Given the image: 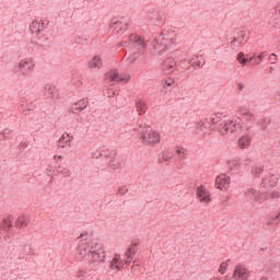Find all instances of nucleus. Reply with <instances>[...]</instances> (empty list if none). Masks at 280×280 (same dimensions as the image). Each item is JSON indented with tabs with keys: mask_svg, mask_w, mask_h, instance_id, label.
<instances>
[{
	"mask_svg": "<svg viewBox=\"0 0 280 280\" xmlns=\"http://www.w3.org/2000/svg\"><path fill=\"white\" fill-rule=\"evenodd\" d=\"M172 160V155L170 153H162V161H165L166 163Z\"/></svg>",
	"mask_w": 280,
	"mask_h": 280,
	"instance_id": "37998d69",
	"label": "nucleus"
},
{
	"mask_svg": "<svg viewBox=\"0 0 280 280\" xmlns=\"http://www.w3.org/2000/svg\"><path fill=\"white\" fill-rule=\"evenodd\" d=\"M229 262H231V259H228L226 261H223V262L220 265L219 272H220L221 275H224V271L229 268Z\"/></svg>",
	"mask_w": 280,
	"mask_h": 280,
	"instance_id": "72a5a7b5",
	"label": "nucleus"
},
{
	"mask_svg": "<svg viewBox=\"0 0 280 280\" xmlns=\"http://www.w3.org/2000/svg\"><path fill=\"white\" fill-rule=\"evenodd\" d=\"M200 130H211L217 128L220 135H233L237 130H242V119L234 117L231 120L222 118V114H213L212 116L202 119L198 122Z\"/></svg>",
	"mask_w": 280,
	"mask_h": 280,
	"instance_id": "f03ea898",
	"label": "nucleus"
},
{
	"mask_svg": "<svg viewBox=\"0 0 280 280\" xmlns=\"http://www.w3.org/2000/svg\"><path fill=\"white\" fill-rule=\"evenodd\" d=\"M56 159H59V160H60V159H62V155H58V156L55 155V160H56Z\"/></svg>",
	"mask_w": 280,
	"mask_h": 280,
	"instance_id": "4d7b16f0",
	"label": "nucleus"
},
{
	"mask_svg": "<svg viewBox=\"0 0 280 280\" xmlns=\"http://www.w3.org/2000/svg\"><path fill=\"white\" fill-rule=\"evenodd\" d=\"M129 43L136 49L135 55L139 54V51H145L148 44H145V39L137 34L129 35Z\"/></svg>",
	"mask_w": 280,
	"mask_h": 280,
	"instance_id": "0eeeda50",
	"label": "nucleus"
},
{
	"mask_svg": "<svg viewBox=\"0 0 280 280\" xmlns=\"http://www.w3.org/2000/svg\"><path fill=\"white\" fill-rule=\"evenodd\" d=\"M137 246H139V242L132 241L131 246H129L125 253L127 257L125 260L126 266H130V264H132V255H137Z\"/></svg>",
	"mask_w": 280,
	"mask_h": 280,
	"instance_id": "dca6fc26",
	"label": "nucleus"
},
{
	"mask_svg": "<svg viewBox=\"0 0 280 280\" xmlns=\"http://www.w3.org/2000/svg\"><path fill=\"white\" fill-rule=\"evenodd\" d=\"M176 43V34L163 31L153 42L154 56H165L168 47Z\"/></svg>",
	"mask_w": 280,
	"mask_h": 280,
	"instance_id": "7ed1b4c3",
	"label": "nucleus"
},
{
	"mask_svg": "<svg viewBox=\"0 0 280 280\" xmlns=\"http://www.w3.org/2000/svg\"><path fill=\"white\" fill-rule=\"evenodd\" d=\"M163 75H170L176 71V59L173 57L166 58L160 66Z\"/></svg>",
	"mask_w": 280,
	"mask_h": 280,
	"instance_id": "9d476101",
	"label": "nucleus"
},
{
	"mask_svg": "<svg viewBox=\"0 0 280 280\" xmlns=\"http://www.w3.org/2000/svg\"><path fill=\"white\" fill-rule=\"evenodd\" d=\"M136 108L139 115H145V110H148V106H145V103L143 101H137Z\"/></svg>",
	"mask_w": 280,
	"mask_h": 280,
	"instance_id": "2f4dec72",
	"label": "nucleus"
},
{
	"mask_svg": "<svg viewBox=\"0 0 280 280\" xmlns=\"http://www.w3.org/2000/svg\"><path fill=\"white\" fill-rule=\"evenodd\" d=\"M238 113H240V115H242V117H244V116L248 115L250 113V110L247 107L242 106L238 108Z\"/></svg>",
	"mask_w": 280,
	"mask_h": 280,
	"instance_id": "a19ab883",
	"label": "nucleus"
},
{
	"mask_svg": "<svg viewBox=\"0 0 280 280\" xmlns=\"http://www.w3.org/2000/svg\"><path fill=\"white\" fill-rule=\"evenodd\" d=\"M246 38V32L245 31H241L238 36L234 37L233 40L231 42V44H235L238 43V45H236V47H240V45H242V43H244Z\"/></svg>",
	"mask_w": 280,
	"mask_h": 280,
	"instance_id": "7c9ffc66",
	"label": "nucleus"
},
{
	"mask_svg": "<svg viewBox=\"0 0 280 280\" xmlns=\"http://www.w3.org/2000/svg\"><path fill=\"white\" fill-rule=\"evenodd\" d=\"M1 139H3V138L0 136V141H1Z\"/></svg>",
	"mask_w": 280,
	"mask_h": 280,
	"instance_id": "0e129e2a",
	"label": "nucleus"
},
{
	"mask_svg": "<svg viewBox=\"0 0 280 280\" xmlns=\"http://www.w3.org/2000/svg\"><path fill=\"white\" fill-rule=\"evenodd\" d=\"M84 14H86L88 16H91V12L85 11Z\"/></svg>",
	"mask_w": 280,
	"mask_h": 280,
	"instance_id": "6e6d98bb",
	"label": "nucleus"
},
{
	"mask_svg": "<svg viewBox=\"0 0 280 280\" xmlns=\"http://www.w3.org/2000/svg\"><path fill=\"white\" fill-rule=\"evenodd\" d=\"M89 42V37H77L74 39V43H77V45H86V43Z\"/></svg>",
	"mask_w": 280,
	"mask_h": 280,
	"instance_id": "e433bc0d",
	"label": "nucleus"
},
{
	"mask_svg": "<svg viewBox=\"0 0 280 280\" xmlns=\"http://www.w3.org/2000/svg\"><path fill=\"white\" fill-rule=\"evenodd\" d=\"M30 224V215L22 214L15 221L16 229H25Z\"/></svg>",
	"mask_w": 280,
	"mask_h": 280,
	"instance_id": "4be33fe9",
	"label": "nucleus"
},
{
	"mask_svg": "<svg viewBox=\"0 0 280 280\" xmlns=\"http://www.w3.org/2000/svg\"><path fill=\"white\" fill-rule=\"evenodd\" d=\"M19 110H21L24 115H30V113L34 110V103L23 102L20 104Z\"/></svg>",
	"mask_w": 280,
	"mask_h": 280,
	"instance_id": "a878e982",
	"label": "nucleus"
},
{
	"mask_svg": "<svg viewBox=\"0 0 280 280\" xmlns=\"http://www.w3.org/2000/svg\"><path fill=\"white\" fill-rule=\"evenodd\" d=\"M0 226H1V229H3V231H10V229H12V226H14V220H12L10 218L3 219Z\"/></svg>",
	"mask_w": 280,
	"mask_h": 280,
	"instance_id": "c756f323",
	"label": "nucleus"
},
{
	"mask_svg": "<svg viewBox=\"0 0 280 280\" xmlns=\"http://www.w3.org/2000/svg\"><path fill=\"white\" fill-rule=\"evenodd\" d=\"M243 119L245 121H249V124H253L255 122V115L249 112L248 114H245V116H243Z\"/></svg>",
	"mask_w": 280,
	"mask_h": 280,
	"instance_id": "f704fd0d",
	"label": "nucleus"
},
{
	"mask_svg": "<svg viewBox=\"0 0 280 280\" xmlns=\"http://www.w3.org/2000/svg\"><path fill=\"white\" fill-rule=\"evenodd\" d=\"M89 104V101L86 98H82L79 102H77L73 106H72V113H78V112H82L84 110V108H86V105Z\"/></svg>",
	"mask_w": 280,
	"mask_h": 280,
	"instance_id": "393cba45",
	"label": "nucleus"
},
{
	"mask_svg": "<svg viewBox=\"0 0 280 280\" xmlns=\"http://www.w3.org/2000/svg\"><path fill=\"white\" fill-rule=\"evenodd\" d=\"M47 43H49V38L47 37H39L37 40V45H40L42 47L47 46Z\"/></svg>",
	"mask_w": 280,
	"mask_h": 280,
	"instance_id": "ea45409f",
	"label": "nucleus"
},
{
	"mask_svg": "<svg viewBox=\"0 0 280 280\" xmlns=\"http://www.w3.org/2000/svg\"><path fill=\"white\" fill-rule=\"evenodd\" d=\"M75 257L78 259H88L90 270L95 272L98 268H102V264L106 259V252L102 243L97 242V240L90 242L88 240H81L75 250Z\"/></svg>",
	"mask_w": 280,
	"mask_h": 280,
	"instance_id": "f257e3e1",
	"label": "nucleus"
},
{
	"mask_svg": "<svg viewBox=\"0 0 280 280\" xmlns=\"http://www.w3.org/2000/svg\"><path fill=\"white\" fill-rule=\"evenodd\" d=\"M110 30H113L114 34H118L121 36L126 30H128V21L121 18L120 20H117L116 22H112L109 24Z\"/></svg>",
	"mask_w": 280,
	"mask_h": 280,
	"instance_id": "f8f14e48",
	"label": "nucleus"
},
{
	"mask_svg": "<svg viewBox=\"0 0 280 280\" xmlns=\"http://www.w3.org/2000/svg\"><path fill=\"white\" fill-rule=\"evenodd\" d=\"M54 89L51 84H47L44 90L45 95H54Z\"/></svg>",
	"mask_w": 280,
	"mask_h": 280,
	"instance_id": "58836bf2",
	"label": "nucleus"
},
{
	"mask_svg": "<svg viewBox=\"0 0 280 280\" xmlns=\"http://www.w3.org/2000/svg\"><path fill=\"white\" fill-rule=\"evenodd\" d=\"M271 122H272V120L268 117L260 118L257 121L260 130H264V132H266V130H267L270 135H272V131L270 129H268V126H270Z\"/></svg>",
	"mask_w": 280,
	"mask_h": 280,
	"instance_id": "5701e85b",
	"label": "nucleus"
},
{
	"mask_svg": "<svg viewBox=\"0 0 280 280\" xmlns=\"http://www.w3.org/2000/svg\"><path fill=\"white\" fill-rule=\"evenodd\" d=\"M173 84H174V80H172V79H168L165 81L166 86H172Z\"/></svg>",
	"mask_w": 280,
	"mask_h": 280,
	"instance_id": "8fccbe9b",
	"label": "nucleus"
},
{
	"mask_svg": "<svg viewBox=\"0 0 280 280\" xmlns=\"http://www.w3.org/2000/svg\"><path fill=\"white\" fill-rule=\"evenodd\" d=\"M280 194L279 191L272 192L271 198H279Z\"/></svg>",
	"mask_w": 280,
	"mask_h": 280,
	"instance_id": "603ef678",
	"label": "nucleus"
},
{
	"mask_svg": "<svg viewBox=\"0 0 280 280\" xmlns=\"http://www.w3.org/2000/svg\"><path fill=\"white\" fill-rule=\"evenodd\" d=\"M0 137H2V139H12V131H10V129H4L0 133Z\"/></svg>",
	"mask_w": 280,
	"mask_h": 280,
	"instance_id": "c9c22d12",
	"label": "nucleus"
},
{
	"mask_svg": "<svg viewBox=\"0 0 280 280\" xmlns=\"http://www.w3.org/2000/svg\"><path fill=\"white\" fill-rule=\"evenodd\" d=\"M201 60H203V62ZM201 62H202L201 67H205V65H207V61H205V57L202 55L201 56L195 55L192 58L188 60V63L190 65V67H192V69H198Z\"/></svg>",
	"mask_w": 280,
	"mask_h": 280,
	"instance_id": "6ab92c4d",
	"label": "nucleus"
},
{
	"mask_svg": "<svg viewBox=\"0 0 280 280\" xmlns=\"http://www.w3.org/2000/svg\"><path fill=\"white\" fill-rule=\"evenodd\" d=\"M269 178L270 179H268V177L262 178L261 187H277V180H273L275 175H271Z\"/></svg>",
	"mask_w": 280,
	"mask_h": 280,
	"instance_id": "cd10ccee",
	"label": "nucleus"
},
{
	"mask_svg": "<svg viewBox=\"0 0 280 280\" xmlns=\"http://www.w3.org/2000/svg\"><path fill=\"white\" fill-rule=\"evenodd\" d=\"M31 255H34V249L30 248V252H28Z\"/></svg>",
	"mask_w": 280,
	"mask_h": 280,
	"instance_id": "13d9d810",
	"label": "nucleus"
},
{
	"mask_svg": "<svg viewBox=\"0 0 280 280\" xmlns=\"http://www.w3.org/2000/svg\"><path fill=\"white\" fill-rule=\"evenodd\" d=\"M108 164L112 170H117V167H119V162L117 160H115V158L109 159Z\"/></svg>",
	"mask_w": 280,
	"mask_h": 280,
	"instance_id": "4c0bfd02",
	"label": "nucleus"
},
{
	"mask_svg": "<svg viewBox=\"0 0 280 280\" xmlns=\"http://www.w3.org/2000/svg\"><path fill=\"white\" fill-rule=\"evenodd\" d=\"M147 18L149 19L150 25H154L155 27H163L165 23V13L162 11H152L148 13Z\"/></svg>",
	"mask_w": 280,
	"mask_h": 280,
	"instance_id": "6e6552de",
	"label": "nucleus"
},
{
	"mask_svg": "<svg viewBox=\"0 0 280 280\" xmlns=\"http://www.w3.org/2000/svg\"><path fill=\"white\" fill-rule=\"evenodd\" d=\"M135 61V59H129V62H133Z\"/></svg>",
	"mask_w": 280,
	"mask_h": 280,
	"instance_id": "052dcab7",
	"label": "nucleus"
},
{
	"mask_svg": "<svg viewBox=\"0 0 280 280\" xmlns=\"http://www.w3.org/2000/svg\"><path fill=\"white\" fill-rule=\"evenodd\" d=\"M63 175H65L66 177L71 176V171H66V172L63 173Z\"/></svg>",
	"mask_w": 280,
	"mask_h": 280,
	"instance_id": "864d4df0",
	"label": "nucleus"
},
{
	"mask_svg": "<svg viewBox=\"0 0 280 280\" xmlns=\"http://www.w3.org/2000/svg\"><path fill=\"white\" fill-rule=\"evenodd\" d=\"M85 1H89V2H91V1H93V0H85Z\"/></svg>",
	"mask_w": 280,
	"mask_h": 280,
	"instance_id": "e2e57ef3",
	"label": "nucleus"
},
{
	"mask_svg": "<svg viewBox=\"0 0 280 280\" xmlns=\"http://www.w3.org/2000/svg\"><path fill=\"white\" fill-rule=\"evenodd\" d=\"M133 131L144 145H151L153 148V145H156L161 141V135L148 125H138V127L133 128Z\"/></svg>",
	"mask_w": 280,
	"mask_h": 280,
	"instance_id": "20e7f679",
	"label": "nucleus"
},
{
	"mask_svg": "<svg viewBox=\"0 0 280 280\" xmlns=\"http://www.w3.org/2000/svg\"><path fill=\"white\" fill-rule=\"evenodd\" d=\"M237 89H238V91H244V84L243 83H237Z\"/></svg>",
	"mask_w": 280,
	"mask_h": 280,
	"instance_id": "3c124183",
	"label": "nucleus"
},
{
	"mask_svg": "<svg viewBox=\"0 0 280 280\" xmlns=\"http://www.w3.org/2000/svg\"><path fill=\"white\" fill-rule=\"evenodd\" d=\"M264 173V164L261 163H256L255 165L252 166V174L259 176V174Z\"/></svg>",
	"mask_w": 280,
	"mask_h": 280,
	"instance_id": "473e14b6",
	"label": "nucleus"
},
{
	"mask_svg": "<svg viewBox=\"0 0 280 280\" xmlns=\"http://www.w3.org/2000/svg\"><path fill=\"white\" fill-rule=\"evenodd\" d=\"M57 172L59 173V174H62V166H58V168H57Z\"/></svg>",
	"mask_w": 280,
	"mask_h": 280,
	"instance_id": "5fc2aeb1",
	"label": "nucleus"
},
{
	"mask_svg": "<svg viewBox=\"0 0 280 280\" xmlns=\"http://www.w3.org/2000/svg\"><path fill=\"white\" fill-rule=\"evenodd\" d=\"M232 277L235 280H248L250 279V271L244 265L238 264L235 266Z\"/></svg>",
	"mask_w": 280,
	"mask_h": 280,
	"instance_id": "9b49d317",
	"label": "nucleus"
},
{
	"mask_svg": "<svg viewBox=\"0 0 280 280\" xmlns=\"http://www.w3.org/2000/svg\"><path fill=\"white\" fill-rule=\"evenodd\" d=\"M126 261L121 259V255L116 254L113 259L109 261V268L110 270H116V272H121L124 268H126Z\"/></svg>",
	"mask_w": 280,
	"mask_h": 280,
	"instance_id": "4468645a",
	"label": "nucleus"
},
{
	"mask_svg": "<svg viewBox=\"0 0 280 280\" xmlns=\"http://www.w3.org/2000/svg\"><path fill=\"white\" fill-rule=\"evenodd\" d=\"M250 163H253V161H252L250 159H246V160L244 161L245 167H250Z\"/></svg>",
	"mask_w": 280,
	"mask_h": 280,
	"instance_id": "09e8293b",
	"label": "nucleus"
},
{
	"mask_svg": "<svg viewBox=\"0 0 280 280\" xmlns=\"http://www.w3.org/2000/svg\"><path fill=\"white\" fill-rule=\"evenodd\" d=\"M215 187L221 191L231 187V177L226 174L219 175L215 179Z\"/></svg>",
	"mask_w": 280,
	"mask_h": 280,
	"instance_id": "2eb2a0df",
	"label": "nucleus"
},
{
	"mask_svg": "<svg viewBox=\"0 0 280 280\" xmlns=\"http://www.w3.org/2000/svg\"><path fill=\"white\" fill-rule=\"evenodd\" d=\"M279 218H280V214L276 215V220H279Z\"/></svg>",
	"mask_w": 280,
	"mask_h": 280,
	"instance_id": "bf43d9fd",
	"label": "nucleus"
},
{
	"mask_svg": "<svg viewBox=\"0 0 280 280\" xmlns=\"http://www.w3.org/2000/svg\"><path fill=\"white\" fill-rule=\"evenodd\" d=\"M241 168H242V164L240 163L238 160H232L228 162L229 172H232L233 174H237Z\"/></svg>",
	"mask_w": 280,
	"mask_h": 280,
	"instance_id": "b1692460",
	"label": "nucleus"
},
{
	"mask_svg": "<svg viewBox=\"0 0 280 280\" xmlns=\"http://www.w3.org/2000/svg\"><path fill=\"white\" fill-rule=\"evenodd\" d=\"M197 198H199L200 202H210L211 198H209V192L205 186H199L197 188Z\"/></svg>",
	"mask_w": 280,
	"mask_h": 280,
	"instance_id": "aec40b11",
	"label": "nucleus"
},
{
	"mask_svg": "<svg viewBox=\"0 0 280 280\" xmlns=\"http://www.w3.org/2000/svg\"><path fill=\"white\" fill-rule=\"evenodd\" d=\"M266 57V55L264 52H261L260 55H245L244 52H238L237 54V61L240 62V65H242V67H246L250 63L253 65H260L261 60H264V58Z\"/></svg>",
	"mask_w": 280,
	"mask_h": 280,
	"instance_id": "423d86ee",
	"label": "nucleus"
},
{
	"mask_svg": "<svg viewBox=\"0 0 280 280\" xmlns=\"http://www.w3.org/2000/svg\"><path fill=\"white\" fill-rule=\"evenodd\" d=\"M275 101L279 104L280 106V91L276 92L275 94Z\"/></svg>",
	"mask_w": 280,
	"mask_h": 280,
	"instance_id": "de8ad7c7",
	"label": "nucleus"
},
{
	"mask_svg": "<svg viewBox=\"0 0 280 280\" xmlns=\"http://www.w3.org/2000/svg\"><path fill=\"white\" fill-rule=\"evenodd\" d=\"M177 154L179 155L180 159H185V150L182 148V149H177Z\"/></svg>",
	"mask_w": 280,
	"mask_h": 280,
	"instance_id": "49530a36",
	"label": "nucleus"
},
{
	"mask_svg": "<svg viewBox=\"0 0 280 280\" xmlns=\"http://www.w3.org/2000/svg\"><path fill=\"white\" fill-rule=\"evenodd\" d=\"M255 135H256L255 128L248 127L247 133L245 136H242L238 139V148H241V150H246V148L250 145L253 141V137H255Z\"/></svg>",
	"mask_w": 280,
	"mask_h": 280,
	"instance_id": "1a4fd4ad",
	"label": "nucleus"
},
{
	"mask_svg": "<svg viewBox=\"0 0 280 280\" xmlns=\"http://www.w3.org/2000/svg\"><path fill=\"white\" fill-rule=\"evenodd\" d=\"M90 69H100L102 67V58L100 56H95L88 65Z\"/></svg>",
	"mask_w": 280,
	"mask_h": 280,
	"instance_id": "c85d7f7f",
	"label": "nucleus"
},
{
	"mask_svg": "<svg viewBox=\"0 0 280 280\" xmlns=\"http://www.w3.org/2000/svg\"><path fill=\"white\" fill-rule=\"evenodd\" d=\"M269 61L271 62V65H275V62H277V55L276 54H271L269 56Z\"/></svg>",
	"mask_w": 280,
	"mask_h": 280,
	"instance_id": "a18cd8bd",
	"label": "nucleus"
},
{
	"mask_svg": "<svg viewBox=\"0 0 280 280\" xmlns=\"http://www.w3.org/2000/svg\"><path fill=\"white\" fill-rule=\"evenodd\" d=\"M118 194H120L121 196H126V194H128V188L126 187L118 188Z\"/></svg>",
	"mask_w": 280,
	"mask_h": 280,
	"instance_id": "c03bdc74",
	"label": "nucleus"
},
{
	"mask_svg": "<svg viewBox=\"0 0 280 280\" xmlns=\"http://www.w3.org/2000/svg\"><path fill=\"white\" fill-rule=\"evenodd\" d=\"M86 277H88V273L84 270H79L77 272V278L80 279V280H84V279H86Z\"/></svg>",
	"mask_w": 280,
	"mask_h": 280,
	"instance_id": "79ce46f5",
	"label": "nucleus"
},
{
	"mask_svg": "<svg viewBox=\"0 0 280 280\" xmlns=\"http://www.w3.org/2000/svg\"><path fill=\"white\" fill-rule=\"evenodd\" d=\"M269 71H270V73H272V68H270V70H269Z\"/></svg>",
	"mask_w": 280,
	"mask_h": 280,
	"instance_id": "680f3d73",
	"label": "nucleus"
},
{
	"mask_svg": "<svg viewBox=\"0 0 280 280\" xmlns=\"http://www.w3.org/2000/svg\"><path fill=\"white\" fill-rule=\"evenodd\" d=\"M34 67H36L34 59L27 57L21 59L13 66V73H19V75H30V73L34 71Z\"/></svg>",
	"mask_w": 280,
	"mask_h": 280,
	"instance_id": "39448f33",
	"label": "nucleus"
},
{
	"mask_svg": "<svg viewBox=\"0 0 280 280\" xmlns=\"http://www.w3.org/2000/svg\"><path fill=\"white\" fill-rule=\"evenodd\" d=\"M109 78H112L113 82H128L129 78L124 74H119L118 72H113Z\"/></svg>",
	"mask_w": 280,
	"mask_h": 280,
	"instance_id": "bb28decb",
	"label": "nucleus"
},
{
	"mask_svg": "<svg viewBox=\"0 0 280 280\" xmlns=\"http://www.w3.org/2000/svg\"><path fill=\"white\" fill-rule=\"evenodd\" d=\"M245 198L250 202H261V192L249 188L245 191Z\"/></svg>",
	"mask_w": 280,
	"mask_h": 280,
	"instance_id": "a211bd4d",
	"label": "nucleus"
},
{
	"mask_svg": "<svg viewBox=\"0 0 280 280\" xmlns=\"http://www.w3.org/2000/svg\"><path fill=\"white\" fill-rule=\"evenodd\" d=\"M72 141L73 137L69 136V133H63L58 141V147L63 150H71Z\"/></svg>",
	"mask_w": 280,
	"mask_h": 280,
	"instance_id": "f3484780",
	"label": "nucleus"
},
{
	"mask_svg": "<svg viewBox=\"0 0 280 280\" xmlns=\"http://www.w3.org/2000/svg\"><path fill=\"white\" fill-rule=\"evenodd\" d=\"M49 26V23H45L43 20H34L30 26L33 36H38L40 32H44Z\"/></svg>",
	"mask_w": 280,
	"mask_h": 280,
	"instance_id": "ddd939ff",
	"label": "nucleus"
},
{
	"mask_svg": "<svg viewBox=\"0 0 280 280\" xmlns=\"http://www.w3.org/2000/svg\"><path fill=\"white\" fill-rule=\"evenodd\" d=\"M115 156H117V151L115 150H101L98 152V155H96V159H106V161H109L110 159H115Z\"/></svg>",
	"mask_w": 280,
	"mask_h": 280,
	"instance_id": "412c9836",
	"label": "nucleus"
}]
</instances>
